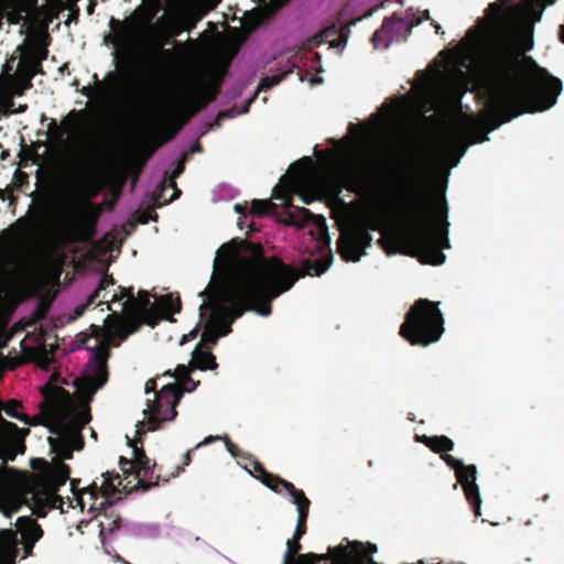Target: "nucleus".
Instances as JSON below:
<instances>
[{"label": "nucleus", "mask_w": 564, "mask_h": 564, "mask_svg": "<svg viewBox=\"0 0 564 564\" xmlns=\"http://www.w3.org/2000/svg\"><path fill=\"white\" fill-rule=\"evenodd\" d=\"M0 107L4 116L14 113V110L12 109L13 106H9V99H4V101L0 104Z\"/></svg>", "instance_id": "obj_55"}, {"label": "nucleus", "mask_w": 564, "mask_h": 564, "mask_svg": "<svg viewBox=\"0 0 564 564\" xmlns=\"http://www.w3.org/2000/svg\"><path fill=\"white\" fill-rule=\"evenodd\" d=\"M220 85L221 79L206 82L198 78L189 86L185 100L186 108L189 110L188 118L216 100Z\"/></svg>", "instance_id": "obj_17"}, {"label": "nucleus", "mask_w": 564, "mask_h": 564, "mask_svg": "<svg viewBox=\"0 0 564 564\" xmlns=\"http://www.w3.org/2000/svg\"><path fill=\"white\" fill-rule=\"evenodd\" d=\"M359 127L355 124V262L359 261L365 254L364 247L360 246V239L364 235L357 232V208H358V163H359Z\"/></svg>", "instance_id": "obj_26"}, {"label": "nucleus", "mask_w": 564, "mask_h": 564, "mask_svg": "<svg viewBox=\"0 0 564 564\" xmlns=\"http://www.w3.org/2000/svg\"><path fill=\"white\" fill-rule=\"evenodd\" d=\"M442 459L447 466L455 470L457 481L462 485L466 499L471 505L476 517L481 514L480 512V494L479 488L476 484L477 468L475 465H465L462 460L455 458L448 453L442 455Z\"/></svg>", "instance_id": "obj_16"}, {"label": "nucleus", "mask_w": 564, "mask_h": 564, "mask_svg": "<svg viewBox=\"0 0 564 564\" xmlns=\"http://www.w3.org/2000/svg\"><path fill=\"white\" fill-rule=\"evenodd\" d=\"M135 300L137 303H133V305L138 306L144 312H147L151 306L150 294L147 291H139L138 297Z\"/></svg>", "instance_id": "obj_39"}, {"label": "nucleus", "mask_w": 564, "mask_h": 564, "mask_svg": "<svg viewBox=\"0 0 564 564\" xmlns=\"http://www.w3.org/2000/svg\"><path fill=\"white\" fill-rule=\"evenodd\" d=\"M199 382H195L189 376L187 378L184 379V381L182 382L183 384V389H181L183 392L186 391V392H192L196 389V387L198 386Z\"/></svg>", "instance_id": "obj_48"}, {"label": "nucleus", "mask_w": 564, "mask_h": 564, "mask_svg": "<svg viewBox=\"0 0 564 564\" xmlns=\"http://www.w3.org/2000/svg\"><path fill=\"white\" fill-rule=\"evenodd\" d=\"M47 43H42L39 40L29 45L26 53L21 59L18 74L13 75L17 77L14 79L17 96H22L25 90L32 88L33 77L42 72V62L47 58Z\"/></svg>", "instance_id": "obj_14"}, {"label": "nucleus", "mask_w": 564, "mask_h": 564, "mask_svg": "<svg viewBox=\"0 0 564 564\" xmlns=\"http://www.w3.org/2000/svg\"><path fill=\"white\" fill-rule=\"evenodd\" d=\"M15 76L11 74L0 76V104L9 99V106H14L13 97L17 96Z\"/></svg>", "instance_id": "obj_32"}, {"label": "nucleus", "mask_w": 564, "mask_h": 564, "mask_svg": "<svg viewBox=\"0 0 564 564\" xmlns=\"http://www.w3.org/2000/svg\"><path fill=\"white\" fill-rule=\"evenodd\" d=\"M543 6H552L556 2V0H539Z\"/></svg>", "instance_id": "obj_63"}, {"label": "nucleus", "mask_w": 564, "mask_h": 564, "mask_svg": "<svg viewBox=\"0 0 564 564\" xmlns=\"http://www.w3.org/2000/svg\"><path fill=\"white\" fill-rule=\"evenodd\" d=\"M285 76H286V73L272 75V76H265V77L261 78L257 90L258 91L259 90H268V89L272 88L273 86L280 84Z\"/></svg>", "instance_id": "obj_36"}, {"label": "nucleus", "mask_w": 564, "mask_h": 564, "mask_svg": "<svg viewBox=\"0 0 564 564\" xmlns=\"http://www.w3.org/2000/svg\"><path fill=\"white\" fill-rule=\"evenodd\" d=\"M544 9L545 6H543L539 0L531 4L530 13L534 22H539L541 20Z\"/></svg>", "instance_id": "obj_42"}, {"label": "nucleus", "mask_w": 564, "mask_h": 564, "mask_svg": "<svg viewBox=\"0 0 564 564\" xmlns=\"http://www.w3.org/2000/svg\"><path fill=\"white\" fill-rule=\"evenodd\" d=\"M119 466H120V469H126V467L134 466L133 458L128 459L123 456H120L119 457Z\"/></svg>", "instance_id": "obj_57"}, {"label": "nucleus", "mask_w": 564, "mask_h": 564, "mask_svg": "<svg viewBox=\"0 0 564 564\" xmlns=\"http://www.w3.org/2000/svg\"><path fill=\"white\" fill-rule=\"evenodd\" d=\"M192 362L195 368L200 370H215L218 367L212 351L202 347H196L193 351Z\"/></svg>", "instance_id": "obj_30"}, {"label": "nucleus", "mask_w": 564, "mask_h": 564, "mask_svg": "<svg viewBox=\"0 0 564 564\" xmlns=\"http://www.w3.org/2000/svg\"><path fill=\"white\" fill-rule=\"evenodd\" d=\"M187 158L188 154L183 153L181 159L177 161L170 180H167L166 175L163 177L161 184L153 193V202L155 207H161L165 204H169L181 195V191L177 188L174 180L184 172Z\"/></svg>", "instance_id": "obj_18"}, {"label": "nucleus", "mask_w": 564, "mask_h": 564, "mask_svg": "<svg viewBox=\"0 0 564 564\" xmlns=\"http://www.w3.org/2000/svg\"><path fill=\"white\" fill-rule=\"evenodd\" d=\"M119 290H120V294H113L111 296V302H116V301H120V300H123V299H127V301L124 302L123 306H128L129 304L133 305V303H137V300L134 297V294H133V288H122V286H119Z\"/></svg>", "instance_id": "obj_37"}, {"label": "nucleus", "mask_w": 564, "mask_h": 564, "mask_svg": "<svg viewBox=\"0 0 564 564\" xmlns=\"http://www.w3.org/2000/svg\"><path fill=\"white\" fill-rule=\"evenodd\" d=\"M291 0H270V7L273 11H278L285 7Z\"/></svg>", "instance_id": "obj_51"}, {"label": "nucleus", "mask_w": 564, "mask_h": 564, "mask_svg": "<svg viewBox=\"0 0 564 564\" xmlns=\"http://www.w3.org/2000/svg\"><path fill=\"white\" fill-rule=\"evenodd\" d=\"M288 494L292 498V502L296 506L297 509V523L294 531L295 538H302L306 533V522L308 518V511L311 501L305 496L304 491L301 489H297L295 486H293V489H289Z\"/></svg>", "instance_id": "obj_24"}, {"label": "nucleus", "mask_w": 564, "mask_h": 564, "mask_svg": "<svg viewBox=\"0 0 564 564\" xmlns=\"http://www.w3.org/2000/svg\"><path fill=\"white\" fill-rule=\"evenodd\" d=\"M88 402L89 401L86 400L85 403L79 406V409L69 414L68 423L67 426H65V430L76 435H83V429L91 421V413L90 408L88 406ZM58 429L64 430L62 422L58 423Z\"/></svg>", "instance_id": "obj_27"}, {"label": "nucleus", "mask_w": 564, "mask_h": 564, "mask_svg": "<svg viewBox=\"0 0 564 564\" xmlns=\"http://www.w3.org/2000/svg\"><path fill=\"white\" fill-rule=\"evenodd\" d=\"M235 210L243 216H247V214H249V209H248V206L247 204H236L235 205Z\"/></svg>", "instance_id": "obj_58"}, {"label": "nucleus", "mask_w": 564, "mask_h": 564, "mask_svg": "<svg viewBox=\"0 0 564 564\" xmlns=\"http://www.w3.org/2000/svg\"><path fill=\"white\" fill-rule=\"evenodd\" d=\"M251 466L252 471L250 473L274 492L282 494L283 490L288 491L289 489H293L294 485L292 482L269 473L260 462L252 460Z\"/></svg>", "instance_id": "obj_23"}, {"label": "nucleus", "mask_w": 564, "mask_h": 564, "mask_svg": "<svg viewBox=\"0 0 564 564\" xmlns=\"http://www.w3.org/2000/svg\"><path fill=\"white\" fill-rule=\"evenodd\" d=\"M359 206H360V203L358 202V208H357V232L364 235L362 238L360 239V246L364 247V249H365L366 247L370 246L372 237H371V235L368 231L364 230L359 226Z\"/></svg>", "instance_id": "obj_40"}, {"label": "nucleus", "mask_w": 564, "mask_h": 564, "mask_svg": "<svg viewBox=\"0 0 564 564\" xmlns=\"http://www.w3.org/2000/svg\"><path fill=\"white\" fill-rule=\"evenodd\" d=\"M88 209L83 212L79 219L70 226L68 230L69 240L74 242H89L94 239L98 212L91 204H88Z\"/></svg>", "instance_id": "obj_19"}, {"label": "nucleus", "mask_w": 564, "mask_h": 564, "mask_svg": "<svg viewBox=\"0 0 564 564\" xmlns=\"http://www.w3.org/2000/svg\"><path fill=\"white\" fill-rule=\"evenodd\" d=\"M332 148L315 151L316 161L311 156L292 163L288 174L273 188L272 197L283 200L281 221L297 228L310 227V234L317 241V249H328L330 237L326 219L314 215L305 207L294 206L292 196L297 195L304 204H311L323 196L330 198L332 218L339 231L337 252L345 262L352 261V200L345 202L343 189L352 193V122H349L341 139H328Z\"/></svg>", "instance_id": "obj_1"}, {"label": "nucleus", "mask_w": 564, "mask_h": 564, "mask_svg": "<svg viewBox=\"0 0 564 564\" xmlns=\"http://www.w3.org/2000/svg\"><path fill=\"white\" fill-rule=\"evenodd\" d=\"M0 199H13V186L8 185L6 188H0Z\"/></svg>", "instance_id": "obj_49"}, {"label": "nucleus", "mask_w": 564, "mask_h": 564, "mask_svg": "<svg viewBox=\"0 0 564 564\" xmlns=\"http://www.w3.org/2000/svg\"><path fill=\"white\" fill-rule=\"evenodd\" d=\"M479 70L489 93V111L466 119L471 143L488 141V133L524 112L545 111L556 104L562 82L524 55L516 43L497 36L482 47Z\"/></svg>", "instance_id": "obj_3"}, {"label": "nucleus", "mask_w": 564, "mask_h": 564, "mask_svg": "<svg viewBox=\"0 0 564 564\" xmlns=\"http://www.w3.org/2000/svg\"><path fill=\"white\" fill-rule=\"evenodd\" d=\"M139 324L133 321L126 322L121 316L116 315L106 327L91 325V335H85L83 343L93 350V357L87 365V373L80 392L87 397V401L101 389L108 381V359L110 346H118L115 338L123 341L129 335L138 330Z\"/></svg>", "instance_id": "obj_5"}, {"label": "nucleus", "mask_w": 564, "mask_h": 564, "mask_svg": "<svg viewBox=\"0 0 564 564\" xmlns=\"http://www.w3.org/2000/svg\"><path fill=\"white\" fill-rule=\"evenodd\" d=\"M129 445L133 447V464L137 468L139 482H137L133 487H129L130 481H128L122 488L126 494L138 490L147 491L155 486H159L161 479L163 482L169 481L170 477H162L160 474L162 466H159L156 463L151 465V460L142 447L132 445V441L130 440Z\"/></svg>", "instance_id": "obj_15"}, {"label": "nucleus", "mask_w": 564, "mask_h": 564, "mask_svg": "<svg viewBox=\"0 0 564 564\" xmlns=\"http://www.w3.org/2000/svg\"><path fill=\"white\" fill-rule=\"evenodd\" d=\"M191 453H192V451H188L186 454H184L183 466L176 465L175 470L170 475V477L178 476L184 470V466H187L191 464V460H192Z\"/></svg>", "instance_id": "obj_47"}, {"label": "nucleus", "mask_w": 564, "mask_h": 564, "mask_svg": "<svg viewBox=\"0 0 564 564\" xmlns=\"http://www.w3.org/2000/svg\"><path fill=\"white\" fill-rule=\"evenodd\" d=\"M104 481L101 485L102 496L106 501L102 505L112 506L118 499L113 497L120 492L118 486L122 484L121 477L117 471H106L102 474Z\"/></svg>", "instance_id": "obj_28"}, {"label": "nucleus", "mask_w": 564, "mask_h": 564, "mask_svg": "<svg viewBox=\"0 0 564 564\" xmlns=\"http://www.w3.org/2000/svg\"><path fill=\"white\" fill-rule=\"evenodd\" d=\"M392 23H405L404 19L397 13H393V15L390 19H386L379 30H377L372 35V42L376 47H379L382 45L384 48H387L390 44L389 40H386L384 36L387 33L391 32V24Z\"/></svg>", "instance_id": "obj_31"}, {"label": "nucleus", "mask_w": 564, "mask_h": 564, "mask_svg": "<svg viewBox=\"0 0 564 564\" xmlns=\"http://www.w3.org/2000/svg\"><path fill=\"white\" fill-rule=\"evenodd\" d=\"M220 438H221V437H219V436H208V437H206V438H205V441L203 442V444H207V443H210V442H213V441H215V440H220ZM200 445H202V443H200V444H198L196 447H198V446H200Z\"/></svg>", "instance_id": "obj_61"}, {"label": "nucleus", "mask_w": 564, "mask_h": 564, "mask_svg": "<svg viewBox=\"0 0 564 564\" xmlns=\"http://www.w3.org/2000/svg\"><path fill=\"white\" fill-rule=\"evenodd\" d=\"M154 392L156 393V380L155 379H149L145 382V393Z\"/></svg>", "instance_id": "obj_56"}, {"label": "nucleus", "mask_w": 564, "mask_h": 564, "mask_svg": "<svg viewBox=\"0 0 564 564\" xmlns=\"http://www.w3.org/2000/svg\"><path fill=\"white\" fill-rule=\"evenodd\" d=\"M223 440L225 442L226 448L234 457H243L242 451L235 443H232L227 435H225Z\"/></svg>", "instance_id": "obj_43"}, {"label": "nucleus", "mask_w": 564, "mask_h": 564, "mask_svg": "<svg viewBox=\"0 0 564 564\" xmlns=\"http://www.w3.org/2000/svg\"><path fill=\"white\" fill-rule=\"evenodd\" d=\"M301 539L293 534V538L288 540L283 564H352V542L348 539H345L346 545L329 546L326 554H299L302 550Z\"/></svg>", "instance_id": "obj_10"}, {"label": "nucleus", "mask_w": 564, "mask_h": 564, "mask_svg": "<svg viewBox=\"0 0 564 564\" xmlns=\"http://www.w3.org/2000/svg\"><path fill=\"white\" fill-rule=\"evenodd\" d=\"M89 117V112L86 109L83 110H70L68 115L62 120L61 127L55 119H52L48 124V133L52 142L61 145L65 141L66 130H73L78 128Z\"/></svg>", "instance_id": "obj_20"}, {"label": "nucleus", "mask_w": 564, "mask_h": 564, "mask_svg": "<svg viewBox=\"0 0 564 564\" xmlns=\"http://www.w3.org/2000/svg\"><path fill=\"white\" fill-rule=\"evenodd\" d=\"M417 440L421 443H423L426 447H429V444H430L429 440H433V436L422 435V436H417Z\"/></svg>", "instance_id": "obj_60"}, {"label": "nucleus", "mask_w": 564, "mask_h": 564, "mask_svg": "<svg viewBox=\"0 0 564 564\" xmlns=\"http://www.w3.org/2000/svg\"><path fill=\"white\" fill-rule=\"evenodd\" d=\"M48 442L52 451L63 460L72 459L73 452L83 449L85 444L83 435L73 434L65 429L59 436L48 437Z\"/></svg>", "instance_id": "obj_21"}, {"label": "nucleus", "mask_w": 564, "mask_h": 564, "mask_svg": "<svg viewBox=\"0 0 564 564\" xmlns=\"http://www.w3.org/2000/svg\"><path fill=\"white\" fill-rule=\"evenodd\" d=\"M189 375H188V369L187 367H185L184 365H180L177 366L176 368V378L182 380V382L184 381L185 378H187Z\"/></svg>", "instance_id": "obj_50"}, {"label": "nucleus", "mask_w": 564, "mask_h": 564, "mask_svg": "<svg viewBox=\"0 0 564 564\" xmlns=\"http://www.w3.org/2000/svg\"><path fill=\"white\" fill-rule=\"evenodd\" d=\"M332 254L305 259L300 269L284 263L278 257L267 258L261 243L246 239H231L217 251L215 267L223 262L232 267L237 279L224 295L217 286L208 285L198 295L204 302L217 301L230 324L246 311L261 316L271 314V302L289 291L300 278L322 275L329 267Z\"/></svg>", "instance_id": "obj_4"}, {"label": "nucleus", "mask_w": 564, "mask_h": 564, "mask_svg": "<svg viewBox=\"0 0 564 564\" xmlns=\"http://www.w3.org/2000/svg\"><path fill=\"white\" fill-rule=\"evenodd\" d=\"M488 14H491L496 21H500L502 18V9L497 2H492L488 7Z\"/></svg>", "instance_id": "obj_46"}, {"label": "nucleus", "mask_w": 564, "mask_h": 564, "mask_svg": "<svg viewBox=\"0 0 564 564\" xmlns=\"http://www.w3.org/2000/svg\"><path fill=\"white\" fill-rule=\"evenodd\" d=\"M438 302L419 299L405 314L400 335L413 346L436 343L444 333V318Z\"/></svg>", "instance_id": "obj_6"}, {"label": "nucleus", "mask_w": 564, "mask_h": 564, "mask_svg": "<svg viewBox=\"0 0 564 564\" xmlns=\"http://www.w3.org/2000/svg\"><path fill=\"white\" fill-rule=\"evenodd\" d=\"M28 109L26 105H20L17 110H14V113H22Z\"/></svg>", "instance_id": "obj_62"}, {"label": "nucleus", "mask_w": 564, "mask_h": 564, "mask_svg": "<svg viewBox=\"0 0 564 564\" xmlns=\"http://www.w3.org/2000/svg\"><path fill=\"white\" fill-rule=\"evenodd\" d=\"M163 304L172 313H180L181 312L182 305H181V300L178 297L175 301H173L171 295H166V296L163 297Z\"/></svg>", "instance_id": "obj_41"}, {"label": "nucleus", "mask_w": 564, "mask_h": 564, "mask_svg": "<svg viewBox=\"0 0 564 564\" xmlns=\"http://www.w3.org/2000/svg\"><path fill=\"white\" fill-rule=\"evenodd\" d=\"M174 57V51L171 48H163L160 45L156 50L148 52L144 55L145 72L151 77H159L164 70L163 59Z\"/></svg>", "instance_id": "obj_25"}, {"label": "nucleus", "mask_w": 564, "mask_h": 564, "mask_svg": "<svg viewBox=\"0 0 564 564\" xmlns=\"http://www.w3.org/2000/svg\"><path fill=\"white\" fill-rule=\"evenodd\" d=\"M224 307L217 301L203 302L199 306V318L204 322L202 338L196 347L210 350L218 339L231 333Z\"/></svg>", "instance_id": "obj_12"}, {"label": "nucleus", "mask_w": 564, "mask_h": 564, "mask_svg": "<svg viewBox=\"0 0 564 564\" xmlns=\"http://www.w3.org/2000/svg\"><path fill=\"white\" fill-rule=\"evenodd\" d=\"M110 285H115V279L111 274L105 273L98 283L97 289H98V291L101 292Z\"/></svg>", "instance_id": "obj_45"}, {"label": "nucleus", "mask_w": 564, "mask_h": 564, "mask_svg": "<svg viewBox=\"0 0 564 564\" xmlns=\"http://www.w3.org/2000/svg\"><path fill=\"white\" fill-rule=\"evenodd\" d=\"M106 79L108 82H112L113 84H117V82L119 80V75L115 72H110L107 74Z\"/></svg>", "instance_id": "obj_59"}, {"label": "nucleus", "mask_w": 564, "mask_h": 564, "mask_svg": "<svg viewBox=\"0 0 564 564\" xmlns=\"http://www.w3.org/2000/svg\"><path fill=\"white\" fill-rule=\"evenodd\" d=\"M220 0H191L165 23V31L170 37H176L182 32H191L197 23L213 11Z\"/></svg>", "instance_id": "obj_13"}, {"label": "nucleus", "mask_w": 564, "mask_h": 564, "mask_svg": "<svg viewBox=\"0 0 564 564\" xmlns=\"http://www.w3.org/2000/svg\"><path fill=\"white\" fill-rule=\"evenodd\" d=\"M100 296V291L96 288V290L88 296L86 303L82 306H78L76 308L77 315H82L83 312L89 307L90 305L95 304L96 300Z\"/></svg>", "instance_id": "obj_44"}, {"label": "nucleus", "mask_w": 564, "mask_h": 564, "mask_svg": "<svg viewBox=\"0 0 564 564\" xmlns=\"http://www.w3.org/2000/svg\"><path fill=\"white\" fill-rule=\"evenodd\" d=\"M70 477V467L61 462L28 484L22 494L32 512L44 518L53 509H63V498L57 494Z\"/></svg>", "instance_id": "obj_7"}, {"label": "nucleus", "mask_w": 564, "mask_h": 564, "mask_svg": "<svg viewBox=\"0 0 564 564\" xmlns=\"http://www.w3.org/2000/svg\"><path fill=\"white\" fill-rule=\"evenodd\" d=\"M83 187L93 195L100 191V174L95 163L88 162L83 170Z\"/></svg>", "instance_id": "obj_29"}, {"label": "nucleus", "mask_w": 564, "mask_h": 564, "mask_svg": "<svg viewBox=\"0 0 564 564\" xmlns=\"http://www.w3.org/2000/svg\"><path fill=\"white\" fill-rule=\"evenodd\" d=\"M429 441V448L437 454L448 453L454 448V442L445 435L433 436V440Z\"/></svg>", "instance_id": "obj_35"}, {"label": "nucleus", "mask_w": 564, "mask_h": 564, "mask_svg": "<svg viewBox=\"0 0 564 564\" xmlns=\"http://www.w3.org/2000/svg\"><path fill=\"white\" fill-rule=\"evenodd\" d=\"M560 39L564 43V24L560 26Z\"/></svg>", "instance_id": "obj_64"}, {"label": "nucleus", "mask_w": 564, "mask_h": 564, "mask_svg": "<svg viewBox=\"0 0 564 564\" xmlns=\"http://www.w3.org/2000/svg\"><path fill=\"white\" fill-rule=\"evenodd\" d=\"M182 397L183 391L176 383L165 384L155 393L153 400L147 401L148 408L143 411L145 420L137 424V433L154 432L160 430L164 422L173 421L177 415L176 405Z\"/></svg>", "instance_id": "obj_9"}, {"label": "nucleus", "mask_w": 564, "mask_h": 564, "mask_svg": "<svg viewBox=\"0 0 564 564\" xmlns=\"http://www.w3.org/2000/svg\"><path fill=\"white\" fill-rule=\"evenodd\" d=\"M278 209V205L272 203L271 199H253L249 214L258 217H262L269 214H274Z\"/></svg>", "instance_id": "obj_34"}, {"label": "nucleus", "mask_w": 564, "mask_h": 564, "mask_svg": "<svg viewBox=\"0 0 564 564\" xmlns=\"http://www.w3.org/2000/svg\"><path fill=\"white\" fill-rule=\"evenodd\" d=\"M352 24V20H347L345 22L333 23L330 26L323 30L316 37V44L319 45L322 43L329 44L330 47H344L347 44L350 25Z\"/></svg>", "instance_id": "obj_22"}, {"label": "nucleus", "mask_w": 564, "mask_h": 564, "mask_svg": "<svg viewBox=\"0 0 564 564\" xmlns=\"http://www.w3.org/2000/svg\"><path fill=\"white\" fill-rule=\"evenodd\" d=\"M21 406V403L17 400H10L4 406L3 410L7 415L17 419L19 421L24 420L23 414L17 411L18 408Z\"/></svg>", "instance_id": "obj_38"}, {"label": "nucleus", "mask_w": 564, "mask_h": 564, "mask_svg": "<svg viewBox=\"0 0 564 564\" xmlns=\"http://www.w3.org/2000/svg\"><path fill=\"white\" fill-rule=\"evenodd\" d=\"M17 530H0V564H17V560L32 555L35 543L42 539L43 530L31 517H19Z\"/></svg>", "instance_id": "obj_8"}, {"label": "nucleus", "mask_w": 564, "mask_h": 564, "mask_svg": "<svg viewBox=\"0 0 564 564\" xmlns=\"http://www.w3.org/2000/svg\"><path fill=\"white\" fill-rule=\"evenodd\" d=\"M198 333H199V326H196L193 330H191L188 334L183 336L181 344H184L186 341L195 339L197 337Z\"/></svg>", "instance_id": "obj_53"}, {"label": "nucleus", "mask_w": 564, "mask_h": 564, "mask_svg": "<svg viewBox=\"0 0 564 564\" xmlns=\"http://www.w3.org/2000/svg\"><path fill=\"white\" fill-rule=\"evenodd\" d=\"M124 479L129 478L130 476H133L134 479H137V482H139V477L137 476V468L135 466L126 467V469H121Z\"/></svg>", "instance_id": "obj_52"}, {"label": "nucleus", "mask_w": 564, "mask_h": 564, "mask_svg": "<svg viewBox=\"0 0 564 564\" xmlns=\"http://www.w3.org/2000/svg\"><path fill=\"white\" fill-rule=\"evenodd\" d=\"M44 401L40 403V413L34 416L23 414L24 424L30 426L48 425L51 422L61 423L62 412L70 403V394L62 387L45 384L41 389Z\"/></svg>", "instance_id": "obj_11"}, {"label": "nucleus", "mask_w": 564, "mask_h": 564, "mask_svg": "<svg viewBox=\"0 0 564 564\" xmlns=\"http://www.w3.org/2000/svg\"><path fill=\"white\" fill-rule=\"evenodd\" d=\"M431 17H430V11L429 10H425L423 12V17L422 18H415L411 21L410 23V29L414 28V26H417L419 24H421L422 20H430Z\"/></svg>", "instance_id": "obj_54"}, {"label": "nucleus", "mask_w": 564, "mask_h": 564, "mask_svg": "<svg viewBox=\"0 0 564 564\" xmlns=\"http://www.w3.org/2000/svg\"><path fill=\"white\" fill-rule=\"evenodd\" d=\"M93 78H94L96 85L94 88L90 86H84L80 89V93L84 96L91 98L96 94L101 98H106L112 94L113 87L106 85L104 82H100L98 79L97 74H94Z\"/></svg>", "instance_id": "obj_33"}, {"label": "nucleus", "mask_w": 564, "mask_h": 564, "mask_svg": "<svg viewBox=\"0 0 564 564\" xmlns=\"http://www.w3.org/2000/svg\"><path fill=\"white\" fill-rule=\"evenodd\" d=\"M366 188L371 198L392 206L400 220L386 237L388 253L416 257L424 264L444 263L443 249L449 248L444 196L437 206L432 204L414 169L387 158L369 164Z\"/></svg>", "instance_id": "obj_2"}]
</instances>
